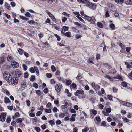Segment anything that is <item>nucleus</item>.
I'll list each match as a JSON object with an SVG mask.
<instances>
[{"mask_svg":"<svg viewBox=\"0 0 132 132\" xmlns=\"http://www.w3.org/2000/svg\"><path fill=\"white\" fill-rule=\"evenodd\" d=\"M4 78L8 82L10 81V79L11 78L10 74L8 72L5 71L3 73Z\"/></svg>","mask_w":132,"mask_h":132,"instance_id":"obj_1","label":"nucleus"},{"mask_svg":"<svg viewBox=\"0 0 132 132\" xmlns=\"http://www.w3.org/2000/svg\"><path fill=\"white\" fill-rule=\"evenodd\" d=\"M85 18L89 22H90L93 24H95L96 20L94 16H92L91 17H90L86 15V16H85Z\"/></svg>","mask_w":132,"mask_h":132,"instance_id":"obj_2","label":"nucleus"},{"mask_svg":"<svg viewBox=\"0 0 132 132\" xmlns=\"http://www.w3.org/2000/svg\"><path fill=\"white\" fill-rule=\"evenodd\" d=\"M10 81L8 82H10L11 84L13 85L17 84L18 81V79L17 77H14L12 78H11Z\"/></svg>","mask_w":132,"mask_h":132,"instance_id":"obj_3","label":"nucleus"},{"mask_svg":"<svg viewBox=\"0 0 132 132\" xmlns=\"http://www.w3.org/2000/svg\"><path fill=\"white\" fill-rule=\"evenodd\" d=\"M108 6L111 11L114 12L116 11V8L112 4L109 3H108Z\"/></svg>","mask_w":132,"mask_h":132,"instance_id":"obj_4","label":"nucleus"},{"mask_svg":"<svg viewBox=\"0 0 132 132\" xmlns=\"http://www.w3.org/2000/svg\"><path fill=\"white\" fill-rule=\"evenodd\" d=\"M118 100L123 105L126 106L130 107L132 106V104L131 103H130L128 102L123 101L119 99H118Z\"/></svg>","mask_w":132,"mask_h":132,"instance_id":"obj_5","label":"nucleus"},{"mask_svg":"<svg viewBox=\"0 0 132 132\" xmlns=\"http://www.w3.org/2000/svg\"><path fill=\"white\" fill-rule=\"evenodd\" d=\"M62 85L61 84H56L55 87V89L57 92H60L61 89Z\"/></svg>","mask_w":132,"mask_h":132,"instance_id":"obj_6","label":"nucleus"},{"mask_svg":"<svg viewBox=\"0 0 132 132\" xmlns=\"http://www.w3.org/2000/svg\"><path fill=\"white\" fill-rule=\"evenodd\" d=\"M24 120V119L23 118H19L16 120V122L17 123H19L21 126H25V125L22 123V121Z\"/></svg>","mask_w":132,"mask_h":132,"instance_id":"obj_7","label":"nucleus"},{"mask_svg":"<svg viewBox=\"0 0 132 132\" xmlns=\"http://www.w3.org/2000/svg\"><path fill=\"white\" fill-rule=\"evenodd\" d=\"M6 117V115L5 113H2L0 115V120L3 122L4 121Z\"/></svg>","mask_w":132,"mask_h":132,"instance_id":"obj_8","label":"nucleus"},{"mask_svg":"<svg viewBox=\"0 0 132 132\" xmlns=\"http://www.w3.org/2000/svg\"><path fill=\"white\" fill-rule=\"evenodd\" d=\"M11 64L14 68H16L18 67L19 64L15 61H12L11 62Z\"/></svg>","mask_w":132,"mask_h":132,"instance_id":"obj_9","label":"nucleus"},{"mask_svg":"<svg viewBox=\"0 0 132 132\" xmlns=\"http://www.w3.org/2000/svg\"><path fill=\"white\" fill-rule=\"evenodd\" d=\"M15 75L17 78H20L22 77V74L20 71L18 70H16L15 72Z\"/></svg>","mask_w":132,"mask_h":132,"instance_id":"obj_10","label":"nucleus"},{"mask_svg":"<svg viewBox=\"0 0 132 132\" xmlns=\"http://www.w3.org/2000/svg\"><path fill=\"white\" fill-rule=\"evenodd\" d=\"M21 84V86L22 88L26 87L27 86V82H24L23 81H19Z\"/></svg>","mask_w":132,"mask_h":132,"instance_id":"obj_11","label":"nucleus"},{"mask_svg":"<svg viewBox=\"0 0 132 132\" xmlns=\"http://www.w3.org/2000/svg\"><path fill=\"white\" fill-rule=\"evenodd\" d=\"M76 115V114H73L71 116V117L70 118V120L71 121H74L75 120V117Z\"/></svg>","mask_w":132,"mask_h":132,"instance_id":"obj_12","label":"nucleus"},{"mask_svg":"<svg viewBox=\"0 0 132 132\" xmlns=\"http://www.w3.org/2000/svg\"><path fill=\"white\" fill-rule=\"evenodd\" d=\"M124 0H116L115 2L118 4L122 5L123 3Z\"/></svg>","mask_w":132,"mask_h":132,"instance_id":"obj_13","label":"nucleus"},{"mask_svg":"<svg viewBox=\"0 0 132 132\" xmlns=\"http://www.w3.org/2000/svg\"><path fill=\"white\" fill-rule=\"evenodd\" d=\"M2 90L3 92H4L8 96H9L10 95L9 92L7 90L4 88H2Z\"/></svg>","mask_w":132,"mask_h":132,"instance_id":"obj_14","label":"nucleus"},{"mask_svg":"<svg viewBox=\"0 0 132 132\" xmlns=\"http://www.w3.org/2000/svg\"><path fill=\"white\" fill-rule=\"evenodd\" d=\"M101 92L99 91L98 93L97 92L98 94L100 95H101L102 94H104L105 93V91L104 89L103 88H102L101 90Z\"/></svg>","mask_w":132,"mask_h":132,"instance_id":"obj_15","label":"nucleus"},{"mask_svg":"<svg viewBox=\"0 0 132 132\" xmlns=\"http://www.w3.org/2000/svg\"><path fill=\"white\" fill-rule=\"evenodd\" d=\"M5 7L7 8V9H8L9 10H11L10 7V5L9 4H8L7 2H6L5 3Z\"/></svg>","mask_w":132,"mask_h":132,"instance_id":"obj_16","label":"nucleus"},{"mask_svg":"<svg viewBox=\"0 0 132 132\" xmlns=\"http://www.w3.org/2000/svg\"><path fill=\"white\" fill-rule=\"evenodd\" d=\"M125 2L127 5L132 4V0H125Z\"/></svg>","mask_w":132,"mask_h":132,"instance_id":"obj_17","label":"nucleus"},{"mask_svg":"<svg viewBox=\"0 0 132 132\" xmlns=\"http://www.w3.org/2000/svg\"><path fill=\"white\" fill-rule=\"evenodd\" d=\"M65 35L68 37L70 38L71 36V34L70 32L68 31L65 33Z\"/></svg>","mask_w":132,"mask_h":132,"instance_id":"obj_18","label":"nucleus"},{"mask_svg":"<svg viewBox=\"0 0 132 132\" xmlns=\"http://www.w3.org/2000/svg\"><path fill=\"white\" fill-rule=\"evenodd\" d=\"M5 58L4 55L2 56L0 58V63H2L5 61Z\"/></svg>","mask_w":132,"mask_h":132,"instance_id":"obj_19","label":"nucleus"},{"mask_svg":"<svg viewBox=\"0 0 132 132\" xmlns=\"http://www.w3.org/2000/svg\"><path fill=\"white\" fill-rule=\"evenodd\" d=\"M100 87V86L99 85L97 84L95 86L94 88L95 91H97L99 90Z\"/></svg>","mask_w":132,"mask_h":132,"instance_id":"obj_20","label":"nucleus"},{"mask_svg":"<svg viewBox=\"0 0 132 132\" xmlns=\"http://www.w3.org/2000/svg\"><path fill=\"white\" fill-rule=\"evenodd\" d=\"M24 51L23 50L20 48L18 49V52L21 55H22V54L24 53Z\"/></svg>","mask_w":132,"mask_h":132,"instance_id":"obj_21","label":"nucleus"},{"mask_svg":"<svg viewBox=\"0 0 132 132\" xmlns=\"http://www.w3.org/2000/svg\"><path fill=\"white\" fill-rule=\"evenodd\" d=\"M69 27H66L65 26H63V27L62 28V30L63 31H66L68 30V29Z\"/></svg>","mask_w":132,"mask_h":132,"instance_id":"obj_22","label":"nucleus"},{"mask_svg":"<svg viewBox=\"0 0 132 132\" xmlns=\"http://www.w3.org/2000/svg\"><path fill=\"white\" fill-rule=\"evenodd\" d=\"M125 64L127 66L126 67L127 68H132V65H130L129 63L125 62Z\"/></svg>","mask_w":132,"mask_h":132,"instance_id":"obj_23","label":"nucleus"},{"mask_svg":"<svg viewBox=\"0 0 132 132\" xmlns=\"http://www.w3.org/2000/svg\"><path fill=\"white\" fill-rule=\"evenodd\" d=\"M97 24L98 26L100 28H103V25L101 22H97Z\"/></svg>","mask_w":132,"mask_h":132,"instance_id":"obj_24","label":"nucleus"},{"mask_svg":"<svg viewBox=\"0 0 132 132\" xmlns=\"http://www.w3.org/2000/svg\"><path fill=\"white\" fill-rule=\"evenodd\" d=\"M72 82L70 80H67L66 81V84L67 85L69 86L70 85Z\"/></svg>","mask_w":132,"mask_h":132,"instance_id":"obj_25","label":"nucleus"},{"mask_svg":"<svg viewBox=\"0 0 132 132\" xmlns=\"http://www.w3.org/2000/svg\"><path fill=\"white\" fill-rule=\"evenodd\" d=\"M110 27L112 30H114L115 29V26L113 23H111L110 24Z\"/></svg>","mask_w":132,"mask_h":132,"instance_id":"obj_26","label":"nucleus"},{"mask_svg":"<svg viewBox=\"0 0 132 132\" xmlns=\"http://www.w3.org/2000/svg\"><path fill=\"white\" fill-rule=\"evenodd\" d=\"M105 77L107 79H109L110 81H113V78L110 77L109 76L106 75L105 76Z\"/></svg>","mask_w":132,"mask_h":132,"instance_id":"obj_27","label":"nucleus"},{"mask_svg":"<svg viewBox=\"0 0 132 132\" xmlns=\"http://www.w3.org/2000/svg\"><path fill=\"white\" fill-rule=\"evenodd\" d=\"M20 18L21 19H22L24 20L27 21L29 19V18H26V17H25V16H20Z\"/></svg>","mask_w":132,"mask_h":132,"instance_id":"obj_28","label":"nucleus"},{"mask_svg":"<svg viewBox=\"0 0 132 132\" xmlns=\"http://www.w3.org/2000/svg\"><path fill=\"white\" fill-rule=\"evenodd\" d=\"M113 78L115 79H118L120 80H122V77L121 76H120L119 75H118L116 77H113Z\"/></svg>","mask_w":132,"mask_h":132,"instance_id":"obj_29","label":"nucleus"},{"mask_svg":"<svg viewBox=\"0 0 132 132\" xmlns=\"http://www.w3.org/2000/svg\"><path fill=\"white\" fill-rule=\"evenodd\" d=\"M10 101V100L7 97H6L4 98V102L5 103H9Z\"/></svg>","mask_w":132,"mask_h":132,"instance_id":"obj_30","label":"nucleus"},{"mask_svg":"<svg viewBox=\"0 0 132 132\" xmlns=\"http://www.w3.org/2000/svg\"><path fill=\"white\" fill-rule=\"evenodd\" d=\"M12 59V57L10 55H9L7 57V60L8 61L10 62Z\"/></svg>","mask_w":132,"mask_h":132,"instance_id":"obj_31","label":"nucleus"},{"mask_svg":"<svg viewBox=\"0 0 132 132\" xmlns=\"http://www.w3.org/2000/svg\"><path fill=\"white\" fill-rule=\"evenodd\" d=\"M94 6V5L93 4L90 2L88 4V5H87V7L91 8H92Z\"/></svg>","mask_w":132,"mask_h":132,"instance_id":"obj_32","label":"nucleus"},{"mask_svg":"<svg viewBox=\"0 0 132 132\" xmlns=\"http://www.w3.org/2000/svg\"><path fill=\"white\" fill-rule=\"evenodd\" d=\"M72 29L73 30V31L75 32L79 33V30L76 29L75 27H72Z\"/></svg>","mask_w":132,"mask_h":132,"instance_id":"obj_33","label":"nucleus"},{"mask_svg":"<svg viewBox=\"0 0 132 132\" xmlns=\"http://www.w3.org/2000/svg\"><path fill=\"white\" fill-rule=\"evenodd\" d=\"M54 36L56 37L57 38V40L58 41H60L61 40L60 37L56 34H54Z\"/></svg>","mask_w":132,"mask_h":132,"instance_id":"obj_34","label":"nucleus"},{"mask_svg":"<svg viewBox=\"0 0 132 132\" xmlns=\"http://www.w3.org/2000/svg\"><path fill=\"white\" fill-rule=\"evenodd\" d=\"M116 70L115 69H114V70H110L109 71V73H110V74H114L115 73H116Z\"/></svg>","mask_w":132,"mask_h":132,"instance_id":"obj_35","label":"nucleus"},{"mask_svg":"<svg viewBox=\"0 0 132 132\" xmlns=\"http://www.w3.org/2000/svg\"><path fill=\"white\" fill-rule=\"evenodd\" d=\"M34 129L37 132H40V129L39 127H35Z\"/></svg>","mask_w":132,"mask_h":132,"instance_id":"obj_36","label":"nucleus"},{"mask_svg":"<svg viewBox=\"0 0 132 132\" xmlns=\"http://www.w3.org/2000/svg\"><path fill=\"white\" fill-rule=\"evenodd\" d=\"M74 23L75 25H77L78 27H79L80 28H81L82 27L81 25L78 22H74Z\"/></svg>","mask_w":132,"mask_h":132,"instance_id":"obj_37","label":"nucleus"},{"mask_svg":"<svg viewBox=\"0 0 132 132\" xmlns=\"http://www.w3.org/2000/svg\"><path fill=\"white\" fill-rule=\"evenodd\" d=\"M89 130V128L88 127H86L82 130V132H87Z\"/></svg>","mask_w":132,"mask_h":132,"instance_id":"obj_38","label":"nucleus"},{"mask_svg":"<svg viewBox=\"0 0 132 132\" xmlns=\"http://www.w3.org/2000/svg\"><path fill=\"white\" fill-rule=\"evenodd\" d=\"M51 70L52 72H54L56 71V68L54 66L52 65L51 66Z\"/></svg>","mask_w":132,"mask_h":132,"instance_id":"obj_39","label":"nucleus"},{"mask_svg":"<svg viewBox=\"0 0 132 132\" xmlns=\"http://www.w3.org/2000/svg\"><path fill=\"white\" fill-rule=\"evenodd\" d=\"M103 65L106 68H110V65L108 63H103Z\"/></svg>","mask_w":132,"mask_h":132,"instance_id":"obj_40","label":"nucleus"},{"mask_svg":"<svg viewBox=\"0 0 132 132\" xmlns=\"http://www.w3.org/2000/svg\"><path fill=\"white\" fill-rule=\"evenodd\" d=\"M82 37V36L79 35L77 34L75 36V37L76 39H79Z\"/></svg>","mask_w":132,"mask_h":132,"instance_id":"obj_41","label":"nucleus"},{"mask_svg":"<svg viewBox=\"0 0 132 132\" xmlns=\"http://www.w3.org/2000/svg\"><path fill=\"white\" fill-rule=\"evenodd\" d=\"M67 18L65 17H62V20L63 22H65L67 20Z\"/></svg>","mask_w":132,"mask_h":132,"instance_id":"obj_42","label":"nucleus"},{"mask_svg":"<svg viewBox=\"0 0 132 132\" xmlns=\"http://www.w3.org/2000/svg\"><path fill=\"white\" fill-rule=\"evenodd\" d=\"M33 87H35L36 88H38V84L34 82L33 84Z\"/></svg>","mask_w":132,"mask_h":132,"instance_id":"obj_43","label":"nucleus"},{"mask_svg":"<svg viewBox=\"0 0 132 132\" xmlns=\"http://www.w3.org/2000/svg\"><path fill=\"white\" fill-rule=\"evenodd\" d=\"M35 79V76H34L32 75L31 77V78L30 79V80L31 81H33Z\"/></svg>","mask_w":132,"mask_h":132,"instance_id":"obj_44","label":"nucleus"},{"mask_svg":"<svg viewBox=\"0 0 132 132\" xmlns=\"http://www.w3.org/2000/svg\"><path fill=\"white\" fill-rule=\"evenodd\" d=\"M49 123L52 126L54 125L55 124V123L54 122V121L52 120H50L49 121Z\"/></svg>","mask_w":132,"mask_h":132,"instance_id":"obj_45","label":"nucleus"},{"mask_svg":"<svg viewBox=\"0 0 132 132\" xmlns=\"http://www.w3.org/2000/svg\"><path fill=\"white\" fill-rule=\"evenodd\" d=\"M58 110L57 108L56 107H54L53 109V111L54 113L57 112Z\"/></svg>","mask_w":132,"mask_h":132,"instance_id":"obj_46","label":"nucleus"},{"mask_svg":"<svg viewBox=\"0 0 132 132\" xmlns=\"http://www.w3.org/2000/svg\"><path fill=\"white\" fill-rule=\"evenodd\" d=\"M77 18L80 21L82 22L83 23H85L84 21L81 17L79 16H77Z\"/></svg>","mask_w":132,"mask_h":132,"instance_id":"obj_47","label":"nucleus"},{"mask_svg":"<svg viewBox=\"0 0 132 132\" xmlns=\"http://www.w3.org/2000/svg\"><path fill=\"white\" fill-rule=\"evenodd\" d=\"M36 94L39 96H40L41 95V92L39 90H36Z\"/></svg>","mask_w":132,"mask_h":132,"instance_id":"obj_48","label":"nucleus"},{"mask_svg":"<svg viewBox=\"0 0 132 132\" xmlns=\"http://www.w3.org/2000/svg\"><path fill=\"white\" fill-rule=\"evenodd\" d=\"M92 112L93 114L95 115L97 113V111L96 110L94 109L92 110Z\"/></svg>","mask_w":132,"mask_h":132,"instance_id":"obj_49","label":"nucleus"},{"mask_svg":"<svg viewBox=\"0 0 132 132\" xmlns=\"http://www.w3.org/2000/svg\"><path fill=\"white\" fill-rule=\"evenodd\" d=\"M53 27L56 30H60V28L58 26L54 25L53 26Z\"/></svg>","mask_w":132,"mask_h":132,"instance_id":"obj_50","label":"nucleus"},{"mask_svg":"<svg viewBox=\"0 0 132 132\" xmlns=\"http://www.w3.org/2000/svg\"><path fill=\"white\" fill-rule=\"evenodd\" d=\"M80 94V91L79 90H77L75 93V95L76 96H78L79 94Z\"/></svg>","mask_w":132,"mask_h":132,"instance_id":"obj_51","label":"nucleus"},{"mask_svg":"<svg viewBox=\"0 0 132 132\" xmlns=\"http://www.w3.org/2000/svg\"><path fill=\"white\" fill-rule=\"evenodd\" d=\"M28 23L30 24H33L35 23V21L34 20H29L27 22Z\"/></svg>","mask_w":132,"mask_h":132,"instance_id":"obj_52","label":"nucleus"},{"mask_svg":"<svg viewBox=\"0 0 132 132\" xmlns=\"http://www.w3.org/2000/svg\"><path fill=\"white\" fill-rule=\"evenodd\" d=\"M17 45L18 46H20L21 48H22L23 46V44L22 42L18 43Z\"/></svg>","mask_w":132,"mask_h":132,"instance_id":"obj_53","label":"nucleus"},{"mask_svg":"<svg viewBox=\"0 0 132 132\" xmlns=\"http://www.w3.org/2000/svg\"><path fill=\"white\" fill-rule=\"evenodd\" d=\"M111 111V108H107L106 109V112L108 113H110Z\"/></svg>","mask_w":132,"mask_h":132,"instance_id":"obj_54","label":"nucleus"},{"mask_svg":"<svg viewBox=\"0 0 132 132\" xmlns=\"http://www.w3.org/2000/svg\"><path fill=\"white\" fill-rule=\"evenodd\" d=\"M46 76L48 78H50L52 76V75L51 73H47L46 74Z\"/></svg>","mask_w":132,"mask_h":132,"instance_id":"obj_55","label":"nucleus"},{"mask_svg":"<svg viewBox=\"0 0 132 132\" xmlns=\"http://www.w3.org/2000/svg\"><path fill=\"white\" fill-rule=\"evenodd\" d=\"M45 111L48 113H51V110L50 109H46Z\"/></svg>","mask_w":132,"mask_h":132,"instance_id":"obj_56","label":"nucleus"},{"mask_svg":"<svg viewBox=\"0 0 132 132\" xmlns=\"http://www.w3.org/2000/svg\"><path fill=\"white\" fill-rule=\"evenodd\" d=\"M30 71L31 73H33L35 72V70L33 68L31 67L30 68Z\"/></svg>","mask_w":132,"mask_h":132,"instance_id":"obj_57","label":"nucleus"},{"mask_svg":"<svg viewBox=\"0 0 132 132\" xmlns=\"http://www.w3.org/2000/svg\"><path fill=\"white\" fill-rule=\"evenodd\" d=\"M86 0H77L78 1L82 4H84Z\"/></svg>","mask_w":132,"mask_h":132,"instance_id":"obj_58","label":"nucleus"},{"mask_svg":"<svg viewBox=\"0 0 132 132\" xmlns=\"http://www.w3.org/2000/svg\"><path fill=\"white\" fill-rule=\"evenodd\" d=\"M62 14L64 15H66L68 17H70V14H67L66 12H63L62 13Z\"/></svg>","mask_w":132,"mask_h":132,"instance_id":"obj_59","label":"nucleus"},{"mask_svg":"<svg viewBox=\"0 0 132 132\" xmlns=\"http://www.w3.org/2000/svg\"><path fill=\"white\" fill-rule=\"evenodd\" d=\"M65 115L64 113H62L59 115V117L61 118H63L65 116Z\"/></svg>","mask_w":132,"mask_h":132,"instance_id":"obj_60","label":"nucleus"},{"mask_svg":"<svg viewBox=\"0 0 132 132\" xmlns=\"http://www.w3.org/2000/svg\"><path fill=\"white\" fill-rule=\"evenodd\" d=\"M71 86L73 88H75L76 87V85L75 83L73 82L71 85Z\"/></svg>","mask_w":132,"mask_h":132,"instance_id":"obj_61","label":"nucleus"},{"mask_svg":"<svg viewBox=\"0 0 132 132\" xmlns=\"http://www.w3.org/2000/svg\"><path fill=\"white\" fill-rule=\"evenodd\" d=\"M96 120L98 122H100L101 121V119L100 118V117L99 116H97L96 117Z\"/></svg>","mask_w":132,"mask_h":132,"instance_id":"obj_62","label":"nucleus"},{"mask_svg":"<svg viewBox=\"0 0 132 132\" xmlns=\"http://www.w3.org/2000/svg\"><path fill=\"white\" fill-rule=\"evenodd\" d=\"M42 114V112L41 111H39L37 112L36 114V116H40Z\"/></svg>","mask_w":132,"mask_h":132,"instance_id":"obj_63","label":"nucleus"},{"mask_svg":"<svg viewBox=\"0 0 132 132\" xmlns=\"http://www.w3.org/2000/svg\"><path fill=\"white\" fill-rule=\"evenodd\" d=\"M26 16L28 17H30L31 16L30 14L28 12H27L25 14Z\"/></svg>","mask_w":132,"mask_h":132,"instance_id":"obj_64","label":"nucleus"}]
</instances>
